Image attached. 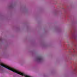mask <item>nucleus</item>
<instances>
[{"mask_svg": "<svg viewBox=\"0 0 77 77\" xmlns=\"http://www.w3.org/2000/svg\"><path fill=\"white\" fill-rule=\"evenodd\" d=\"M37 59L38 60H39V61H41V60H42V58L41 56H39L38 57Z\"/></svg>", "mask_w": 77, "mask_h": 77, "instance_id": "obj_1", "label": "nucleus"}, {"mask_svg": "<svg viewBox=\"0 0 77 77\" xmlns=\"http://www.w3.org/2000/svg\"><path fill=\"white\" fill-rule=\"evenodd\" d=\"M2 41V38H0V41Z\"/></svg>", "mask_w": 77, "mask_h": 77, "instance_id": "obj_2", "label": "nucleus"}]
</instances>
